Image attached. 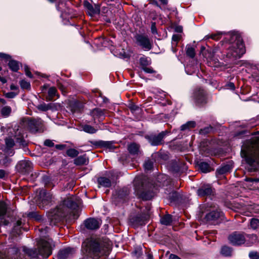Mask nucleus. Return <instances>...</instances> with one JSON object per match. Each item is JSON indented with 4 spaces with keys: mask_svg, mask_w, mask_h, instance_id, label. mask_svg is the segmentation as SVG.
Returning a JSON list of instances; mask_svg holds the SVG:
<instances>
[{
    "mask_svg": "<svg viewBox=\"0 0 259 259\" xmlns=\"http://www.w3.org/2000/svg\"><path fill=\"white\" fill-rule=\"evenodd\" d=\"M221 253L225 256H231L232 253V248L227 246H224L222 247Z\"/></svg>",
    "mask_w": 259,
    "mask_h": 259,
    "instance_id": "nucleus-32",
    "label": "nucleus"
},
{
    "mask_svg": "<svg viewBox=\"0 0 259 259\" xmlns=\"http://www.w3.org/2000/svg\"><path fill=\"white\" fill-rule=\"evenodd\" d=\"M155 195V192L153 191H144L140 195V197L144 200H148L152 199Z\"/></svg>",
    "mask_w": 259,
    "mask_h": 259,
    "instance_id": "nucleus-27",
    "label": "nucleus"
},
{
    "mask_svg": "<svg viewBox=\"0 0 259 259\" xmlns=\"http://www.w3.org/2000/svg\"><path fill=\"white\" fill-rule=\"evenodd\" d=\"M0 81L3 82V83H5L7 82V80L5 78L2 77L0 76Z\"/></svg>",
    "mask_w": 259,
    "mask_h": 259,
    "instance_id": "nucleus-63",
    "label": "nucleus"
},
{
    "mask_svg": "<svg viewBox=\"0 0 259 259\" xmlns=\"http://www.w3.org/2000/svg\"><path fill=\"white\" fill-rule=\"evenodd\" d=\"M197 193L200 197L209 196L213 195L214 190L210 185H204L197 190Z\"/></svg>",
    "mask_w": 259,
    "mask_h": 259,
    "instance_id": "nucleus-15",
    "label": "nucleus"
},
{
    "mask_svg": "<svg viewBox=\"0 0 259 259\" xmlns=\"http://www.w3.org/2000/svg\"><path fill=\"white\" fill-rule=\"evenodd\" d=\"M139 63L140 65L142 66V69L144 67L150 65L151 63V61L149 58L144 56L140 58Z\"/></svg>",
    "mask_w": 259,
    "mask_h": 259,
    "instance_id": "nucleus-31",
    "label": "nucleus"
},
{
    "mask_svg": "<svg viewBox=\"0 0 259 259\" xmlns=\"http://www.w3.org/2000/svg\"><path fill=\"white\" fill-rule=\"evenodd\" d=\"M223 217V213L219 208H216L206 214L205 219L209 223L215 225L218 224Z\"/></svg>",
    "mask_w": 259,
    "mask_h": 259,
    "instance_id": "nucleus-10",
    "label": "nucleus"
},
{
    "mask_svg": "<svg viewBox=\"0 0 259 259\" xmlns=\"http://www.w3.org/2000/svg\"><path fill=\"white\" fill-rule=\"evenodd\" d=\"M146 221L147 216L144 214H139L131 219V222L136 227L145 225Z\"/></svg>",
    "mask_w": 259,
    "mask_h": 259,
    "instance_id": "nucleus-18",
    "label": "nucleus"
},
{
    "mask_svg": "<svg viewBox=\"0 0 259 259\" xmlns=\"http://www.w3.org/2000/svg\"><path fill=\"white\" fill-rule=\"evenodd\" d=\"M169 198L171 201H176L177 199V193L175 192L170 194Z\"/></svg>",
    "mask_w": 259,
    "mask_h": 259,
    "instance_id": "nucleus-53",
    "label": "nucleus"
},
{
    "mask_svg": "<svg viewBox=\"0 0 259 259\" xmlns=\"http://www.w3.org/2000/svg\"><path fill=\"white\" fill-rule=\"evenodd\" d=\"M48 95L46 97V100L47 101H51L54 100L55 97H57L58 98L59 97V95L57 93V90L55 87H51L49 89Z\"/></svg>",
    "mask_w": 259,
    "mask_h": 259,
    "instance_id": "nucleus-23",
    "label": "nucleus"
},
{
    "mask_svg": "<svg viewBox=\"0 0 259 259\" xmlns=\"http://www.w3.org/2000/svg\"><path fill=\"white\" fill-rule=\"evenodd\" d=\"M222 33H218L215 34H212L210 35L209 36H208V38H210L212 39L218 40L221 38Z\"/></svg>",
    "mask_w": 259,
    "mask_h": 259,
    "instance_id": "nucleus-46",
    "label": "nucleus"
},
{
    "mask_svg": "<svg viewBox=\"0 0 259 259\" xmlns=\"http://www.w3.org/2000/svg\"><path fill=\"white\" fill-rule=\"evenodd\" d=\"M199 167L200 170L204 173L209 172L210 169L209 165L205 162H201L199 164Z\"/></svg>",
    "mask_w": 259,
    "mask_h": 259,
    "instance_id": "nucleus-34",
    "label": "nucleus"
},
{
    "mask_svg": "<svg viewBox=\"0 0 259 259\" xmlns=\"http://www.w3.org/2000/svg\"><path fill=\"white\" fill-rule=\"evenodd\" d=\"M250 227L252 229L255 230L259 228V220L257 219H252L250 222Z\"/></svg>",
    "mask_w": 259,
    "mask_h": 259,
    "instance_id": "nucleus-38",
    "label": "nucleus"
},
{
    "mask_svg": "<svg viewBox=\"0 0 259 259\" xmlns=\"http://www.w3.org/2000/svg\"><path fill=\"white\" fill-rule=\"evenodd\" d=\"M227 87H228L229 89H231V90H235V85H234V83H233V82H230V83H229L227 84Z\"/></svg>",
    "mask_w": 259,
    "mask_h": 259,
    "instance_id": "nucleus-57",
    "label": "nucleus"
},
{
    "mask_svg": "<svg viewBox=\"0 0 259 259\" xmlns=\"http://www.w3.org/2000/svg\"><path fill=\"white\" fill-rule=\"evenodd\" d=\"M82 128L84 132L91 134H95L97 131V130L95 129L94 127L88 124H85L83 125Z\"/></svg>",
    "mask_w": 259,
    "mask_h": 259,
    "instance_id": "nucleus-35",
    "label": "nucleus"
},
{
    "mask_svg": "<svg viewBox=\"0 0 259 259\" xmlns=\"http://www.w3.org/2000/svg\"><path fill=\"white\" fill-rule=\"evenodd\" d=\"M114 174L113 171H109L106 177H100L98 178L97 182L100 186L109 188L111 186L112 183H114L115 179L114 178Z\"/></svg>",
    "mask_w": 259,
    "mask_h": 259,
    "instance_id": "nucleus-11",
    "label": "nucleus"
},
{
    "mask_svg": "<svg viewBox=\"0 0 259 259\" xmlns=\"http://www.w3.org/2000/svg\"><path fill=\"white\" fill-rule=\"evenodd\" d=\"M172 221V216L169 214L163 215L160 219V223L165 226L170 225Z\"/></svg>",
    "mask_w": 259,
    "mask_h": 259,
    "instance_id": "nucleus-29",
    "label": "nucleus"
},
{
    "mask_svg": "<svg viewBox=\"0 0 259 259\" xmlns=\"http://www.w3.org/2000/svg\"><path fill=\"white\" fill-rule=\"evenodd\" d=\"M247 238L250 240V242H247L246 245L250 246L256 241L257 237L256 235L246 234L237 231L233 232L228 237L229 243L234 246H241L245 244Z\"/></svg>",
    "mask_w": 259,
    "mask_h": 259,
    "instance_id": "nucleus-4",
    "label": "nucleus"
},
{
    "mask_svg": "<svg viewBox=\"0 0 259 259\" xmlns=\"http://www.w3.org/2000/svg\"><path fill=\"white\" fill-rule=\"evenodd\" d=\"M66 3L63 1H59L56 5V9L58 11L63 12L65 10L64 7Z\"/></svg>",
    "mask_w": 259,
    "mask_h": 259,
    "instance_id": "nucleus-40",
    "label": "nucleus"
},
{
    "mask_svg": "<svg viewBox=\"0 0 259 259\" xmlns=\"http://www.w3.org/2000/svg\"><path fill=\"white\" fill-rule=\"evenodd\" d=\"M136 42L145 51H149L152 48V41L147 35L144 34H137L135 36Z\"/></svg>",
    "mask_w": 259,
    "mask_h": 259,
    "instance_id": "nucleus-8",
    "label": "nucleus"
},
{
    "mask_svg": "<svg viewBox=\"0 0 259 259\" xmlns=\"http://www.w3.org/2000/svg\"><path fill=\"white\" fill-rule=\"evenodd\" d=\"M10 89L11 90H18V87L14 84H12L11 85H10Z\"/></svg>",
    "mask_w": 259,
    "mask_h": 259,
    "instance_id": "nucleus-60",
    "label": "nucleus"
},
{
    "mask_svg": "<svg viewBox=\"0 0 259 259\" xmlns=\"http://www.w3.org/2000/svg\"><path fill=\"white\" fill-rule=\"evenodd\" d=\"M167 132L163 131L158 134H151L146 135L145 138L148 141L152 146H158L163 144V139L166 135Z\"/></svg>",
    "mask_w": 259,
    "mask_h": 259,
    "instance_id": "nucleus-9",
    "label": "nucleus"
},
{
    "mask_svg": "<svg viewBox=\"0 0 259 259\" xmlns=\"http://www.w3.org/2000/svg\"><path fill=\"white\" fill-rule=\"evenodd\" d=\"M186 54L191 58H193L195 56V49L191 47H187Z\"/></svg>",
    "mask_w": 259,
    "mask_h": 259,
    "instance_id": "nucleus-37",
    "label": "nucleus"
},
{
    "mask_svg": "<svg viewBox=\"0 0 259 259\" xmlns=\"http://www.w3.org/2000/svg\"><path fill=\"white\" fill-rule=\"evenodd\" d=\"M7 207L4 202L0 201V224L7 225L8 221L5 220V215L7 212Z\"/></svg>",
    "mask_w": 259,
    "mask_h": 259,
    "instance_id": "nucleus-19",
    "label": "nucleus"
},
{
    "mask_svg": "<svg viewBox=\"0 0 259 259\" xmlns=\"http://www.w3.org/2000/svg\"><path fill=\"white\" fill-rule=\"evenodd\" d=\"M91 143L94 145L101 148H106L110 150H113L115 148V146L113 145V143L110 141H99L91 142Z\"/></svg>",
    "mask_w": 259,
    "mask_h": 259,
    "instance_id": "nucleus-20",
    "label": "nucleus"
},
{
    "mask_svg": "<svg viewBox=\"0 0 259 259\" xmlns=\"http://www.w3.org/2000/svg\"><path fill=\"white\" fill-rule=\"evenodd\" d=\"M48 229H49V228L46 227L44 229H43L42 228H41V229H39V230L40 231V232L42 233V232L44 231H45V232H47Z\"/></svg>",
    "mask_w": 259,
    "mask_h": 259,
    "instance_id": "nucleus-64",
    "label": "nucleus"
},
{
    "mask_svg": "<svg viewBox=\"0 0 259 259\" xmlns=\"http://www.w3.org/2000/svg\"><path fill=\"white\" fill-rule=\"evenodd\" d=\"M9 133H11V135L9 136V138H7L5 139V143L7 148H11L15 145V140L17 143L22 144L23 139L19 134L20 132L15 131L13 128H9L8 130Z\"/></svg>",
    "mask_w": 259,
    "mask_h": 259,
    "instance_id": "nucleus-7",
    "label": "nucleus"
},
{
    "mask_svg": "<svg viewBox=\"0 0 259 259\" xmlns=\"http://www.w3.org/2000/svg\"><path fill=\"white\" fill-rule=\"evenodd\" d=\"M18 92L17 93L11 92L5 94V97L8 98H14L17 95H18Z\"/></svg>",
    "mask_w": 259,
    "mask_h": 259,
    "instance_id": "nucleus-48",
    "label": "nucleus"
},
{
    "mask_svg": "<svg viewBox=\"0 0 259 259\" xmlns=\"http://www.w3.org/2000/svg\"><path fill=\"white\" fill-rule=\"evenodd\" d=\"M232 168V165L230 164H226L222 166L217 169L216 175L217 177L223 175L229 172Z\"/></svg>",
    "mask_w": 259,
    "mask_h": 259,
    "instance_id": "nucleus-24",
    "label": "nucleus"
},
{
    "mask_svg": "<svg viewBox=\"0 0 259 259\" xmlns=\"http://www.w3.org/2000/svg\"><path fill=\"white\" fill-rule=\"evenodd\" d=\"M66 147V145L65 144H58V145H55L56 148L57 149L60 150L64 149Z\"/></svg>",
    "mask_w": 259,
    "mask_h": 259,
    "instance_id": "nucleus-54",
    "label": "nucleus"
},
{
    "mask_svg": "<svg viewBox=\"0 0 259 259\" xmlns=\"http://www.w3.org/2000/svg\"><path fill=\"white\" fill-rule=\"evenodd\" d=\"M33 164L29 160H24L19 161L16 165L17 170L23 174H28L32 171Z\"/></svg>",
    "mask_w": 259,
    "mask_h": 259,
    "instance_id": "nucleus-12",
    "label": "nucleus"
},
{
    "mask_svg": "<svg viewBox=\"0 0 259 259\" xmlns=\"http://www.w3.org/2000/svg\"><path fill=\"white\" fill-rule=\"evenodd\" d=\"M196 126V122L194 121H189L181 126V131L190 130L194 128Z\"/></svg>",
    "mask_w": 259,
    "mask_h": 259,
    "instance_id": "nucleus-30",
    "label": "nucleus"
},
{
    "mask_svg": "<svg viewBox=\"0 0 259 259\" xmlns=\"http://www.w3.org/2000/svg\"><path fill=\"white\" fill-rule=\"evenodd\" d=\"M92 114L93 116H101L104 115V112L101 109L95 108L92 110Z\"/></svg>",
    "mask_w": 259,
    "mask_h": 259,
    "instance_id": "nucleus-43",
    "label": "nucleus"
},
{
    "mask_svg": "<svg viewBox=\"0 0 259 259\" xmlns=\"http://www.w3.org/2000/svg\"><path fill=\"white\" fill-rule=\"evenodd\" d=\"M195 102L198 104H205L207 102L206 94L203 89L199 88L194 93Z\"/></svg>",
    "mask_w": 259,
    "mask_h": 259,
    "instance_id": "nucleus-13",
    "label": "nucleus"
},
{
    "mask_svg": "<svg viewBox=\"0 0 259 259\" xmlns=\"http://www.w3.org/2000/svg\"><path fill=\"white\" fill-rule=\"evenodd\" d=\"M25 74L28 77H29L30 78H32V77H33V75L30 71L26 72V73Z\"/></svg>",
    "mask_w": 259,
    "mask_h": 259,
    "instance_id": "nucleus-62",
    "label": "nucleus"
},
{
    "mask_svg": "<svg viewBox=\"0 0 259 259\" xmlns=\"http://www.w3.org/2000/svg\"><path fill=\"white\" fill-rule=\"evenodd\" d=\"M36 213L35 212H30L28 213L27 216L30 218H34L36 215Z\"/></svg>",
    "mask_w": 259,
    "mask_h": 259,
    "instance_id": "nucleus-56",
    "label": "nucleus"
},
{
    "mask_svg": "<svg viewBox=\"0 0 259 259\" xmlns=\"http://www.w3.org/2000/svg\"><path fill=\"white\" fill-rule=\"evenodd\" d=\"M43 194H44V196L41 200L42 205L40 204L39 205V207L42 208H44L45 205L48 204L51 202L52 197V194L50 193H47L44 191Z\"/></svg>",
    "mask_w": 259,
    "mask_h": 259,
    "instance_id": "nucleus-26",
    "label": "nucleus"
},
{
    "mask_svg": "<svg viewBox=\"0 0 259 259\" xmlns=\"http://www.w3.org/2000/svg\"><path fill=\"white\" fill-rule=\"evenodd\" d=\"M212 130V127L211 126L206 127L204 128L201 129L200 131V133L201 134H206L209 133Z\"/></svg>",
    "mask_w": 259,
    "mask_h": 259,
    "instance_id": "nucleus-47",
    "label": "nucleus"
},
{
    "mask_svg": "<svg viewBox=\"0 0 259 259\" xmlns=\"http://www.w3.org/2000/svg\"><path fill=\"white\" fill-rule=\"evenodd\" d=\"M27 125L29 131L32 133L42 132L44 131L43 120L39 118H29L27 120Z\"/></svg>",
    "mask_w": 259,
    "mask_h": 259,
    "instance_id": "nucleus-6",
    "label": "nucleus"
},
{
    "mask_svg": "<svg viewBox=\"0 0 259 259\" xmlns=\"http://www.w3.org/2000/svg\"><path fill=\"white\" fill-rule=\"evenodd\" d=\"M140 145L135 143H133L128 146V151L129 153L133 155H139L141 154V152L140 150Z\"/></svg>",
    "mask_w": 259,
    "mask_h": 259,
    "instance_id": "nucleus-22",
    "label": "nucleus"
},
{
    "mask_svg": "<svg viewBox=\"0 0 259 259\" xmlns=\"http://www.w3.org/2000/svg\"><path fill=\"white\" fill-rule=\"evenodd\" d=\"M142 70L147 73H154L156 72L152 67H147V66L142 68Z\"/></svg>",
    "mask_w": 259,
    "mask_h": 259,
    "instance_id": "nucleus-49",
    "label": "nucleus"
},
{
    "mask_svg": "<svg viewBox=\"0 0 259 259\" xmlns=\"http://www.w3.org/2000/svg\"><path fill=\"white\" fill-rule=\"evenodd\" d=\"M37 108L38 110L41 111H47L49 110H53L54 109L56 108V105L54 103H51L49 104H46L43 103L38 105L37 106Z\"/></svg>",
    "mask_w": 259,
    "mask_h": 259,
    "instance_id": "nucleus-25",
    "label": "nucleus"
},
{
    "mask_svg": "<svg viewBox=\"0 0 259 259\" xmlns=\"http://www.w3.org/2000/svg\"><path fill=\"white\" fill-rule=\"evenodd\" d=\"M254 136L242 146L241 156L254 170L259 168V131L251 134Z\"/></svg>",
    "mask_w": 259,
    "mask_h": 259,
    "instance_id": "nucleus-1",
    "label": "nucleus"
},
{
    "mask_svg": "<svg viewBox=\"0 0 259 259\" xmlns=\"http://www.w3.org/2000/svg\"><path fill=\"white\" fill-rule=\"evenodd\" d=\"M85 227L91 230H95L99 228L101 225V221L95 218H89L84 221Z\"/></svg>",
    "mask_w": 259,
    "mask_h": 259,
    "instance_id": "nucleus-14",
    "label": "nucleus"
},
{
    "mask_svg": "<svg viewBox=\"0 0 259 259\" xmlns=\"http://www.w3.org/2000/svg\"><path fill=\"white\" fill-rule=\"evenodd\" d=\"M88 163V159L87 158L85 155L78 156L74 160V163L76 165L87 164Z\"/></svg>",
    "mask_w": 259,
    "mask_h": 259,
    "instance_id": "nucleus-28",
    "label": "nucleus"
},
{
    "mask_svg": "<svg viewBox=\"0 0 259 259\" xmlns=\"http://www.w3.org/2000/svg\"><path fill=\"white\" fill-rule=\"evenodd\" d=\"M248 256L250 259H257L259 258V253L256 251H251L249 252Z\"/></svg>",
    "mask_w": 259,
    "mask_h": 259,
    "instance_id": "nucleus-44",
    "label": "nucleus"
},
{
    "mask_svg": "<svg viewBox=\"0 0 259 259\" xmlns=\"http://www.w3.org/2000/svg\"><path fill=\"white\" fill-rule=\"evenodd\" d=\"M10 68L13 71L17 72L19 69L18 62L15 60H10L8 63Z\"/></svg>",
    "mask_w": 259,
    "mask_h": 259,
    "instance_id": "nucleus-33",
    "label": "nucleus"
},
{
    "mask_svg": "<svg viewBox=\"0 0 259 259\" xmlns=\"http://www.w3.org/2000/svg\"><path fill=\"white\" fill-rule=\"evenodd\" d=\"M151 32L155 34L157 33V31L156 27V24L155 22L152 23L151 26Z\"/></svg>",
    "mask_w": 259,
    "mask_h": 259,
    "instance_id": "nucleus-52",
    "label": "nucleus"
},
{
    "mask_svg": "<svg viewBox=\"0 0 259 259\" xmlns=\"http://www.w3.org/2000/svg\"><path fill=\"white\" fill-rule=\"evenodd\" d=\"M84 6L91 16L99 14L100 12V6L98 4H92L88 1H85L84 3Z\"/></svg>",
    "mask_w": 259,
    "mask_h": 259,
    "instance_id": "nucleus-16",
    "label": "nucleus"
},
{
    "mask_svg": "<svg viewBox=\"0 0 259 259\" xmlns=\"http://www.w3.org/2000/svg\"><path fill=\"white\" fill-rule=\"evenodd\" d=\"M10 58L11 57L9 55L5 53H0V59L8 61L10 60Z\"/></svg>",
    "mask_w": 259,
    "mask_h": 259,
    "instance_id": "nucleus-50",
    "label": "nucleus"
},
{
    "mask_svg": "<svg viewBox=\"0 0 259 259\" xmlns=\"http://www.w3.org/2000/svg\"><path fill=\"white\" fill-rule=\"evenodd\" d=\"M180 39V36L178 34H174L172 36V40L174 42L172 43V46H176L178 42Z\"/></svg>",
    "mask_w": 259,
    "mask_h": 259,
    "instance_id": "nucleus-45",
    "label": "nucleus"
},
{
    "mask_svg": "<svg viewBox=\"0 0 259 259\" xmlns=\"http://www.w3.org/2000/svg\"><path fill=\"white\" fill-rule=\"evenodd\" d=\"M36 221H40L41 220V215L36 214L35 217L34 218Z\"/></svg>",
    "mask_w": 259,
    "mask_h": 259,
    "instance_id": "nucleus-61",
    "label": "nucleus"
},
{
    "mask_svg": "<svg viewBox=\"0 0 259 259\" xmlns=\"http://www.w3.org/2000/svg\"><path fill=\"white\" fill-rule=\"evenodd\" d=\"M44 145L46 146L52 147L54 146V143L51 140H46L44 142Z\"/></svg>",
    "mask_w": 259,
    "mask_h": 259,
    "instance_id": "nucleus-51",
    "label": "nucleus"
},
{
    "mask_svg": "<svg viewBox=\"0 0 259 259\" xmlns=\"http://www.w3.org/2000/svg\"><path fill=\"white\" fill-rule=\"evenodd\" d=\"M20 84L21 88L24 90H30V84L29 82H28L25 80H22L20 81Z\"/></svg>",
    "mask_w": 259,
    "mask_h": 259,
    "instance_id": "nucleus-39",
    "label": "nucleus"
},
{
    "mask_svg": "<svg viewBox=\"0 0 259 259\" xmlns=\"http://www.w3.org/2000/svg\"><path fill=\"white\" fill-rule=\"evenodd\" d=\"M38 250L36 248L23 247L24 252L31 258H37L38 255L48 258L52 253L51 245L49 241L40 239L37 242Z\"/></svg>",
    "mask_w": 259,
    "mask_h": 259,
    "instance_id": "nucleus-3",
    "label": "nucleus"
},
{
    "mask_svg": "<svg viewBox=\"0 0 259 259\" xmlns=\"http://www.w3.org/2000/svg\"><path fill=\"white\" fill-rule=\"evenodd\" d=\"M25 224V221L24 220H22L21 218L18 219L13 224L14 231L18 234L21 233V229L26 231L27 230L24 228Z\"/></svg>",
    "mask_w": 259,
    "mask_h": 259,
    "instance_id": "nucleus-21",
    "label": "nucleus"
},
{
    "mask_svg": "<svg viewBox=\"0 0 259 259\" xmlns=\"http://www.w3.org/2000/svg\"><path fill=\"white\" fill-rule=\"evenodd\" d=\"M247 181L249 182H259V179H252V178H247L246 179Z\"/></svg>",
    "mask_w": 259,
    "mask_h": 259,
    "instance_id": "nucleus-58",
    "label": "nucleus"
},
{
    "mask_svg": "<svg viewBox=\"0 0 259 259\" xmlns=\"http://www.w3.org/2000/svg\"><path fill=\"white\" fill-rule=\"evenodd\" d=\"M79 201L73 195H67L57 206L56 213L60 217L72 215L74 218H77L79 216Z\"/></svg>",
    "mask_w": 259,
    "mask_h": 259,
    "instance_id": "nucleus-2",
    "label": "nucleus"
},
{
    "mask_svg": "<svg viewBox=\"0 0 259 259\" xmlns=\"http://www.w3.org/2000/svg\"><path fill=\"white\" fill-rule=\"evenodd\" d=\"M78 154L79 152L74 148H70L66 151L67 155L71 158L76 157Z\"/></svg>",
    "mask_w": 259,
    "mask_h": 259,
    "instance_id": "nucleus-36",
    "label": "nucleus"
},
{
    "mask_svg": "<svg viewBox=\"0 0 259 259\" xmlns=\"http://www.w3.org/2000/svg\"><path fill=\"white\" fill-rule=\"evenodd\" d=\"M6 176V172L5 170L3 169H0V179H4Z\"/></svg>",
    "mask_w": 259,
    "mask_h": 259,
    "instance_id": "nucleus-55",
    "label": "nucleus"
},
{
    "mask_svg": "<svg viewBox=\"0 0 259 259\" xmlns=\"http://www.w3.org/2000/svg\"><path fill=\"white\" fill-rule=\"evenodd\" d=\"M11 112V108L9 106H5L2 109L1 113L4 116H9Z\"/></svg>",
    "mask_w": 259,
    "mask_h": 259,
    "instance_id": "nucleus-41",
    "label": "nucleus"
},
{
    "mask_svg": "<svg viewBox=\"0 0 259 259\" xmlns=\"http://www.w3.org/2000/svg\"><path fill=\"white\" fill-rule=\"evenodd\" d=\"M169 259H181L178 256L171 254L169 256Z\"/></svg>",
    "mask_w": 259,
    "mask_h": 259,
    "instance_id": "nucleus-59",
    "label": "nucleus"
},
{
    "mask_svg": "<svg viewBox=\"0 0 259 259\" xmlns=\"http://www.w3.org/2000/svg\"><path fill=\"white\" fill-rule=\"evenodd\" d=\"M75 252L74 248L67 247L61 250L58 254L59 259H67L71 257Z\"/></svg>",
    "mask_w": 259,
    "mask_h": 259,
    "instance_id": "nucleus-17",
    "label": "nucleus"
},
{
    "mask_svg": "<svg viewBox=\"0 0 259 259\" xmlns=\"http://www.w3.org/2000/svg\"><path fill=\"white\" fill-rule=\"evenodd\" d=\"M144 166L145 170H150L153 168V162L148 160L145 162Z\"/></svg>",
    "mask_w": 259,
    "mask_h": 259,
    "instance_id": "nucleus-42",
    "label": "nucleus"
},
{
    "mask_svg": "<svg viewBox=\"0 0 259 259\" xmlns=\"http://www.w3.org/2000/svg\"><path fill=\"white\" fill-rule=\"evenodd\" d=\"M233 43L229 47L227 56L233 59L240 58L245 53V49L242 40L236 35L231 36L230 43Z\"/></svg>",
    "mask_w": 259,
    "mask_h": 259,
    "instance_id": "nucleus-5",
    "label": "nucleus"
}]
</instances>
